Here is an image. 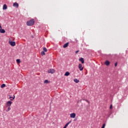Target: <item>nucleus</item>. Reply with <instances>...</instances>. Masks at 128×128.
<instances>
[{"instance_id": "nucleus-1", "label": "nucleus", "mask_w": 128, "mask_h": 128, "mask_svg": "<svg viewBox=\"0 0 128 128\" xmlns=\"http://www.w3.org/2000/svg\"><path fill=\"white\" fill-rule=\"evenodd\" d=\"M26 24L28 26H34V20L32 19L30 20L27 22Z\"/></svg>"}, {"instance_id": "nucleus-2", "label": "nucleus", "mask_w": 128, "mask_h": 128, "mask_svg": "<svg viewBox=\"0 0 128 128\" xmlns=\"http://www.w3.org/2000/svg\"><path fill=\"white\" fill-rule=\"evenodd\" d=\"M12 38H10L8 40V44L11 46H16V42H12Z\"/></svg>"}, {"instance_id": "nucleus-3", "label": "nucleus", "mask_w": 128, "mask_h": 128, "mask_svg": "<svg viewBox=\"0 0 128 128\" xmlns=\"http://www.w3.org/2000/svg\"><path fill=\"white\" fill-rule=\"evenodd\" d=\"M56 70H54V69H50L49 70H48V74H54Z\"/></svg>"}, {"instance_id": "nucleus-4", "label": "nucleus", "mask_w": 128, "mask_h": 128, "mask_svg": "<svg viewBox=\"0 0 128 128\" xmlns=\"http://www.w3.org/2000/svg\"><path fill=\"white\" fill-rule=\"evenodd\" d=\"M12 102L8 101L6 102V106H12Z\"/></svg>"}, {"instance_id": "nucleus-5", "label": "nucleus", "mask_w": 128, "mask_h": 128, "mask_svg": "<svg viewBox=\"0 0 128 128\" xmlns=\"http://www.w3.org/2000/svg\"><path fill=\"white\" fill-rule=\"evenodd\" d=\"M70 117L72 118H76V113L74 112V113L70 114Z\"/></svg>"}, {"instance_id": "nucleus-6", "label": "nucleus", "mask_w": 128, "mask_h": 128, "mask_svg": "<svg viewBox=\"0 0 128 128\" xmlns=\"http://www.w3.org/2000/svg\"><path fill=\"white\" fill-rule=\"evenodd\" d=\"M13 6H14V8H18V2H16L13 4Z\"/></svg>"}, {"instance_id": "nucleus-7", "label": "nucleus", "mask_w": 128, "mask_h": 128, "mask_svg": "<svg viewBox=\"0 0 128 128\" xmlns=\"http://www.w3.org/2000/svg\"><path fill=\"white\" fill-rule=\"evenodd\" d=\"M78 68L80 70H84V67L82 66V64H79Z\"/></svg>"}, {"instance_id": "nucleus-8", "label": "nucleus", "mask_w": 128, "mask_h": 128, "mask_svg": "<svg viewBox=\"0 0 128 128\" xmlns=\"http://www.w3.org/2000/svg\"><path fill=\"white\" fill-rule=\"evenodd\" d=\"M0 34H4V32H6V30L4 29L0 28Z\"/></svg>"}, {"instance_id": "nucleus-9", "label": "nucleus", "mask_w": 128, "mask_h": 128, "mask_svg": "<svg viewBox=\"0 0 128 128\" xmlns=\"http://www.w3.org/2000/svg\"><path fill=\"white\" fill-rule=\"evenodd\" d=\"M79 60L82 62V64H84V58H81L79 59Z\"/></svg>"}, {"instance_id": "nucleus-10", "label": "nucleus", "mask_w": 128, "mask_h": 128, "mask_svg": "<svg viewBox=\"0 0 128 128\" xmlns=\"http://www.w3.org/2000/svg\"><path fill=\"white\" fill-rule=\"evenodd\" d=\"M68 42H67L66 44H65L64 46H63V48H68Z\"/></svg>"}, {"instance_id": "nucleus-11", "label": "nucleus", "mask_w": 128, "mask_h": 128, "mask_svg": "<svg viewBox=\"0 0 128 128\" xmlns=\"http://www.w3.org/2000/svg\"><path fill=\"white\" fill-rule=\"evenodd\" d=\"M70 72H66V73L64 74V76H70Z\"/></svg>"}, {"instance_id": "nucleus-12", "label": "nucleus", "mask_w": 128, "mask_h": 128, "mask_svg": "<svg viewBox=\"0 0 128 128\" xmlns=\"http://www.w3.org/2000/svg\"><path fill=\"white\" fill-rule=\"evenodd\" d=\"M74 82H76V84H78V82H80V80H77L76 78L74 79Z\"/></svg>"}, {"instance_id": "nucleus-13", "label": "nucleus", "mask_w": 128, "mask_h": 128, "mask_svg": "<svg viewBox=\"0 0 128 128\" xmlns=\"http://www.w3.org/2000/svg\"><path fill=\"white\" fill-rule=\"evenodd\" d=\"M8 8V6H6V4H4L3 6V10H6Z\"/></svg>"}, {"instance_id": "nucleus-14", "label": "nucleus", "mask_w": 128, "mask_h": 128, "mask_svg": "<svg viewBox=\"0 0 128 128\" xmlns=\"http://www.w3.org/2000/svg\"><path fill=\"white\" fill-rule=\"evenodd\" d=\"M6 85L4 84H3L1 85V88H6Z\"/></svg>"}, {"instance_id": "nucleus-15", "label": "nucleus", "mask_w": 128, "mask_h": 128, "mask_svg": "<svg viewBox=\"0 0 128 128\" xmlns=\"http://www.w3.org/2000/svg\"><path fill=\"white\" fill-rule=\"evenodd\" d=\"M16 62H17V64H20V59H17L16 60Z\"/></svg>"}, {"instance_id": "nucleus-16", "label": "nucleus", "mask_w": 128, "mask_h": 128, "mask_svg": "<svg viewBox=\"0 0 128 128\" xmlns=\"http://www.w3.org/2000/svg\"><path fill=\"white\" fill-rule=\"evenodd\" d=\"M9 98H12L13 100H14L16 96H14V95H13V97L10 96H9Z\"/></svg>"}, {"instance_id": "nucleus-17", "label": "nucleus", "mask_w": 128, "mask_h": 128, "mask_svg": "<svg viewBox=\"0 0 128 128\" xmlns=\"http://www.w3.org/2000/svg\"><path fill=\"white\" fill-rule=\"evenodd\" d=\"M48 82H48V80H46L44 81V84H48Z\"/></svg>"}, {"instance_id": "nucleus-18", "label": "nucleus", "mask_w": 128, "mask_h": 128, "mask_svg": "<svg viewBox=\"0 0 128 128\" xmlns=\"http://www.w3.org/2000/svg\"><path fill=\"white\" fill-rule=\"evenodd\" d=\"M43 50L44 52H48V49H46V47H44V48H43Z\"/></svg>"}, {"instance_id": "nucleus-19", "label": "nucleus", "mask_w": 128, "mask_h": 128, "mask_svg": "<svg viewBox=\"0 0 128 128\" xmlns=\"http://www.w3.org/2000/svg\"><path fill=\"white\" fill-rule=\"evenodd\" d=\"M68 123H66V124H65V126H64L63 128H68Z\"/></svg>"}, {"instance_id": "nucleus-20", "label": "nucleus", "mask_w": 128, "mask_h": 128, "mask_svg": "<svg viewBox=\"0 0 128 128\" xmlns=\"http://www.w3.org/2000/svg\"><path fill=\"white\" fill-rule=\"evenodd\" d=\"M41 54H42V56H44V55L46 54V53L44 52V51H42V52H41Z\"/></svg>"}, {"instance_id": "nucleus-21", "label": "nucleus", "mask_w": 128, "mask_h": 128, "mask_svg": "<svg viewBox=\"0 0 128 128\" xmlns=\"http://www.w3.org/2000/svg\"><path fill=\"white\" fill-rule=\"evenodd\" d=\"M105 64H110V62L108 60H106L105 62Z\"/></svg>"}, {"instance_id": "nucleus-22", "label": "nucleus", "mask_w": 128, "mask_h": 128, "mask_svg": "<svg viewBox=\"0 0 128 128\" xmlns=\"http://www.w3.org/2000/svg\"><path fill=\"white\" fill-rule=\"evenodd\" d=\"M10 106H8V110H6V112H10Z\"/></svg>"}, {"instance_id": "nucleus-23", "label": "nucleus", "mask_w": 128, "mask_h": 128, "mask_svg": "<svg viewBox=\"0 0 128 128\" xmlns=\"http://www.w3.org/2000/svg\"><path fill=\"white\" fill-rule=\"evenodd\" d=\"M110 110H112V105L111 104L110 107Z\"/></svg>"}, {"instance_id": "nucleus-24", "label": "nucleus", "mask_w": 128, "mask_h": 128, "mask_svg": "<svg viewBox=\"0 0 128 128\" xmlns=\"http://www.w3.org/2000/svg\"><path fill=\"white\" fill-rule=\"evenodd\" d=\"M72 122V120L69 121L68 122H67L68 124H70Z\"/></svg>"}, {"instance_id": "nucleus-25", "label": "nucleus", "mask_w": 128, "mask_h": 128, "mask_svg": "<svg viewBox=\"0 0 128 128\" xmlns=\"http://www.w3.org/2000/svg\"><path fill=\"white\" fill-rule=\"evenodd\" d=\"M80 52V50H76V54H78V52Z\"/></svg>"}, {"instance_id": "nucleus-26", "label": "nucleus", "mask_w": 128, "mask_h": 128, "mask_svg": "<svg viewBox=\"0 0 128 128\" xmlns=\"http://www.w3.org/2000/svg\"><path fill=\"white\" fill-rule=\"evenodd\" d=\"M114 66H118V64H114Z\"/></svg>"}, {"instance_id": "nucleus-27", "label": "nucleus", "mask_w": 128, "mask_h": 128, "mask_svg": "<svg viewBox=\"0 0 128 128\" xmlns=\"http://www.w3.org/2000/svg\"><path fill=\"white\" fill-rule=\"evenodd\" d=\"M114 64H118V62H116Z\"/></svg>"}, {"instance_id": "nucleus-28", "label": "nucleus", "mask_w": 128, "mask_h": 128, "mask_svg": "<svg viewBox=\"0 0 128 128\" xmlns=\"http://www.w3.org/2000/svg\"><path fill=\"white\" fill-rule=\"evenodd\" d=\"M10 100H14V99H10Z\"/></svg>"}, {"instance_id": "nucleus-29", "label": "nucleus", "mask_w": 128, "mask_h": 128, "mask_svg": "<svg viewBox=\"0 0 128 128\" xmlns=\"http://www.w3.org/2000/svg\"><path fill=\"white\" fill-rule=\"evenodd\" d=\"M0 28H2V26L0 24Z\"/></svg>"}, {"instance_id": "nucleus-30", "label": "nucleus", "mask_w": 128, "mask_h": 128, "mask_svg": "<svg viewBox=\"0 0 128 128\" xmlns=\"http://www.w3.org/2000/svg\"><path fill=\"white\" fill-rule=\"evenodd\" d=\"M76 120L75 119V120H74V122H76Z\"/></svg>"}, {"instance_id": "nucleus-31", "label": "nucleus", "mask_w": 128, "mask_h": 128, "mask_svg": "<svg viewBox=\"0 0 128 128\" xmlns=\"http://www.w3.org/2000/svg\"><path fill=\"white\" fill-rule=\"evenodd\" d=\"M106 66H108L109 65L108 64H106Z\"/></svg>"}, {"instance_id": "nucleus-32", "label": "nucleus", "mask_w": 128, "mask_h": 128, "mask_svg": "<svg viewBox=\"0 0 128 128\" xmlns=\"http://www.w3.org/2000/svg\"><path fill=\"white\" fill-rule=\"evenodd\" d=\"M87 102H88V100H87Z\"/></svg>"}]
</instances>
